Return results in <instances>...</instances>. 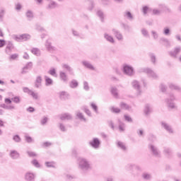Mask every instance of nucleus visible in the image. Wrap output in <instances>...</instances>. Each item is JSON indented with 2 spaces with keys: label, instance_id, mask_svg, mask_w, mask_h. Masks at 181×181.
<instances>
[{
  "label": "nucleus",
  "instance_id": "38",
  "mask_svg": "<svg viewBox=\"0 0 181 181\" xmlns=\"http://www.w3.org/2000/svg\"><path fill=\"white\" fill-rule=\"evenodd\" d=\"M169 32H170V30H169L168 28H165V35H169Z\"/></svg>",
  "mask_w": 181,
  "mask_h": 181
},
{
  "label": "nucleus",
  "instance_id": "25",
  "mask_svg": "<svg viewBox=\"0 0 181 181\" xmlns=\"http://www.w3.org/2000/svg\"><path fill=\"white\" fill-rule=\"evenodd\" d=\"M66 118L69 119V118H70V115L67 114L63 115V116L62 117V119H66Z\"/></svg>",
  "mask_w": 181,
  "mask_h": 181
},
{
  "label": "nucleus",
  "instance_id": "1",
  "mask_svg": "<svg viewBox=\"0 0 181 181\" xmlns=\"http://www.w3.org/2000/svg\"><path fill=\"white\" fill-rule=\"evenodd\" d=\"M124 73H126V74H129V76H131V74L134 73V69L129 66H124Z\"/></svg>",
  "mask_w": 181,
  "mask_h": 181
},
{
  "label": "nucleus",
  "instance_id": "33",
  "mask_svg": "<svg viewBox=\"0 0 181 181\" xmlns=\"http://www.w3.org/2000/svg\"><path fill=\"white\" fill-rule=\"evenodd\" d=\"M119 129L121 132H122L123 131H125V129L122 125L119 126Z\"/></svg>",
  "mask_w": 181,
  "mask_h": 181
},
{
  "label": "nucleus",
  "instance_id": "50",
  "mask_svg": "<svg viewBox=\"0 0 181 181\" xmlns=\"http://www.w3.org/2000/svg\"><path fill=\"white\" fill-rule=\"evenodd\" d=\"M177 39H178V40H180V37L177 36Z\"/></svg>",
  "mask_w": 181,
  "mask_h": 181
},
{
  "label": "nucleus",
  "instance_id": "34",
  "mask_svg": "<svg viewBox=\"0 0 181 181\" xmlns=\"http://www.w3.org/2000/svg\"><path fill=\"white\" fill-rule=\"evenodd\" d=\"M16 8L17 9V11H19L22 8V6H21V4H16Z\"/></svg>",
  "mask_w": 181,
  "mask_h": 181
},
{
  "label": "nucleus",
  "instance_id": "17",
  "mask_svg": "<svg viewBox=\"0 0 181 181\" xmlns=\"http://www.w3.org/2000/svg\"><path fill=\"white\" fill-rule=\"evenodd\" d=\"M124 119L126 121H128V122H132V119L129 116H128L127 115H124Z\"/></svg>",
  "mask_w": 181,
  "mask_h": 181
},
{
  "label": "nucleus",
  "instance_id": "18",
  "mask_svg": "<svg viewBox=\"0 0 181 181\" xmlns=\"http://www.w3.org/2000/svg\"><path fill=\"white\" fill-rule=\"evenodd\" d=\"M18 59V54H13L10 57V60H15Z\"/></svg>",
  "mask_w": 181,
  "mask_h": 181
},
{
  "label": "nucleus",
  "instance_id": "45",
  "mask_svg": "<svg viewBox=\"0 0 181 181\" xmlns=\"http://www.w3.org/2000/svg\"><path fill=\"white\" fill-rule=\"evenodd\" d=\"M149 177V175H144V178L145 179H148Z\"/></svg>",
  "mask_w": 181,
  "mask_h": 181
},
{
  "label": "nucleus",
  "instance_id": "56",
  "mask_svg": "<svg viewBox=\"0 0 181 181\" xmlns=\"http://www.w3.org/2000/svg\"><path fill=\"white\" fill-rule=\"evenodd\" d=\"M0 98H2V96L0 95Z\"/></svg>",
  "mask_w": 181,
  "mask_h": 181
},
{
  "label": "nucleus",
  "instance_id": "31",
  "mask_svg": "<svg viewBox=\"0 0 181 181\" xmlns=\"http://www.w3.org/2000/svg\"><path fill=\"white\" fill-rule=\"evenodd\" d=\"M13 139L16 141V142H19L21 141V138H19L18 136H15Z\"/></svg>",
  "mask_w": 181,
  "mask_h": 181
},
{
  "label": "nucleus",
  "instance_id": "41",
  "mask_svg": "<svg viewBox=\"0 0 181 181\" xmlns=\"http://www.w3.org/2000/svg\"><path fill=\"white\" fill-rule=\"evenodd\" d=\"M0 127H4V121L0 119Z\"/></svg>",
  "mask_w": 181,
  "mask_h": 181
},
{
  "label": "nucleus",
  "instance_id": "42",
  "mask_svg": "<svg viewBox=\"0 0 181 181\" xmlns=\"http://www.w3.org/2000/svg\"><path fill=\"white\" fill-rule=\"evenodd\" d=\"M174 52H175V54H177V53L180 52V49H177Z\"/></svg>",
  "mask_w": 181,
  "mask_h": 181
},
{
  "label": "nucleus",
  "instance_id": "36",
  "mask_svg": "<svg viewBox=\"0 0 181 181\" xmlns=\"http://www.w3.org/2000/svg\"><path fill=\"white\" fill-rule=\"evenodd\" d=\"M91 106H92V108L95 110V111H97V105H95V104H92Z\"/></svg>",
  "mask_w": 181,
  "mask_h": 181
},
{
  "label": "nucleus",
  "instance_id": "5",
  "mask_svg": "<svg viewBox=\"0 0 181 181\" xmlns=\"http://www.w3.org/2000/svg\"><path fill=\"white\" fill-rule=\"evenodd\" d=\"M80 166H81V168H87L88 166V163L87 160H86V159H81Z\"/></svg>",
  "mask_w": 181,
  "mask_h": 181
},
{
  "label": "nucleus",
  "instance_id": "21",
  "mask_svg": "<svg viewBox=\"0 0 181 181\" xmlns=\"http://www.w3.org/2000/svg\"><path fill=\"white\" fill-rule=\"evenodd\" d=\"M83 64L88 69H94V67H93L88 62H83Z\"/></svg>",
  "mask_w": 181,
  "mask_h": 181
},
{
  "label": "nucleus",
  "instance_id": "23",
  "mask_svg": "<svg viewBox=\"0 0 181 181\" xmlns=\"http://www.w3.org/2000/svg\"><path fill=\"white\" fill-rule=\"evenodd\" d=\"M6 43V42H5V40H0V47H4V46H5Z\"/></svg>",
  "mask_w": 181,
  "mask_h": 181
},
{
  "label": "nucleus",
  "instance_id": "37",
  "mask_svg": "<svg viewBox=\"0 0 181 181\" xmlns=\"http://www.w3.org/2000/svg\"><path fill=\"white\" fill-rule=\"evenodd\" d=\"M76 115H77V117H78V118H83V114H81L80 112H78Z\"/></svg>",
  "mask_w": 181,
  "mask_h": 181
},
{
  "label": "nucleus",
  "instance_id": "54",
  "mask_svg": "<svg viewBox=\"0 0 181 181\" xmlns=\"http://www.w3.org/2000/svg\"><path fill=\"white\" fill-rule=\"evenodd\" d=\"M8 108H13V106H8Z\"/></svg>",
  "mask_w": 181,
  "mask_h": 181
},
{
  "label": "nucleus",
  "instance_id": "48",
  "mask_svg": "<svg viewBox=\"0 0 181 181\" xmlns=\"http://www.w3.org/2000/svg\"><path fill=\"white\" fill-rule=\"evenodd\" d=\"M0 36H4V34L2 33L1 30H0Z\"/></svg>",
  "mask_w": 181,
  "mask_h": 181
},
{
  "label": "nucleus",
  "instance_id": "35",
  "mask_svg": "<svg viewBox=\"0 0 181 181\" xmlns=\"http://www.w3.org/2000/svg\"><path fill=\"white\" fill-rule=\"evenodd\" d=\"M148 7L146 6L143 7V12L144 13H146V12H148Z\"/></svg>",
  "mask_w": 181,
  "mask_h": 181
},
{
  "label": "nucleus",
  "instance_id": "39",
  "mask_svg": "<svg viewBox=\"0 0 181 181\" xmlns=\"http://www.w3.org/2000/svg\"><path fill=\"white\" fill-rule=\"evenodd\" d=\"M126 15H127V16H128V18H132V16L131 15V13H129V12H127Z\"/></svg>",
  "mask_w": 181,
  "mask_h": 181
},
{
  "label": "nucleus",
  "instance_id": "28",
  "mask_svg": "<svg viewBox=\"0 0 181 181\" xmlns=\"http://www.w3.org/2000/svg\"><path fill=\"white\" fill-rule=\"evenodd\" d=\"M32 52H33V53H34V54H39V49H33Z\"/></svg>",
  "mask_w": 181,
  "mask_h": 181
},
{
  "label": "nucleus",
  "instance_id": "43",
  "mask_svg": "<svg viewBox=\"0 0 181 181\" xmlns=\"http://www.w3.org/2000/svg\"><path fill=\"white\" fill-rule=\"evenodd\" d=\"M44 145L45 146H49L50 145V143H45Z\"/></svg>",
  "mask_w": 181,
  "mask_h": 181
},
{
  "label": "nucleus",
  "instance_id": "8",
  "mask_svg": "<svg viewBox=\"0 0 181 181\" xmlns=\"http://www.w3.org/2000/svg\"><path fill=\"white\" fill-rule=\"evenodd\" d=\"M60 78L61 80H63L64 81H66L67 80V75L64 72L60 73Z\"/></svg>",
  "mask_w": 181,
  "mask_h": 181
},
{
  "label": "nucleus",
  "instance_id": "4",
  "mask_svg": "<svg viewBox=\"0 0 181 181\" xmlns=\"http://www.w3.org/2000/svg\"><path fill=\"white\" fill-rule=\"evenodd\" d=\"M25 179L26 180H28V181L33 180V179H35V175H33V173H28L25 175Z\"/></svg>",
  "mask_w": 181,
  "mask_h": 181
},
{
  "label": "nucleus",
  "instance_id": "24",
  "mask_svg": "<svg viewBox=\"0 0 181 181\" xmlns=\"http://www.w3.org/2000/svg\"><path fill=\"white\" fill-rule=\"evenodd\" d=\"M30 95H32V97H33L35 100H37V94L33 93V92H30Z\"/></svg>",
  "mask_w": 181,
  "mask_h": 181
},
{
  "label": "nucleus",
  "instance_id": "14",
  "mask_svg": "<svg viewBox=\"0 0 181 181\" xmlns=\"http://www.w3.org/2000/svg\"><path fill=\"white\" fill-rule=\"evenodd\" d=\"M117 145L122 149H124V150L127 149V148L125 147V145H124V144L121 141L117 142Z\"/></svg>",
  "mask_w": 181,
  "mask_h": 181
},
{
  "label": "nucleus",
  "instance_id": "30",
  "mask_svg": "<svg viewBox=\"0 0 181 181\" xmlns=\"http://www.w3.org/2000/svg\"><path fill=\"white\" fill-rule=\"evenodd\" d=\"M112 93L114 95H118V93H117V89L115 88L112 89Z\"/></svg>",
  "mask_w": 181,
  "mask_h": 181
},
{
  "label": "nucleus",
  "instance_id": "32",
  "mask_svg": "<svg viewBox=\"0 0 181 181\" xmlns=\"http://www.w3.org/2000/svg\"><path fill=\"white\" fill-rule=\"evenodd\" d=\"M116 37L119 39V40H121V39H122V35L119 33H117Z\"/></svg>",
  "mask_w": 181,
  "mask_h": 181
},
{
  "label": "nucleus",
  "instance_id": "27",
  "mask_svg": "<svg viewBox=\"0 0 181 181\" xmlns=\"http://www.w3.org/2000/svg\"><path fill=\"white\" fill-rule=\"evenodd\" d=\"M33 164L35 165L36 168H39L40 165H39V162H37V160H34L33 161Z\"/></svg>",
  "mask_w": 181,
  "mask_h": 181
},
{
  "label": "nucleus",
  "instance_id": "47",
  "mask_svg": "<svg viewBox=\"0 0 181 181\" xmlns=\"http://www.w3.org/2000/svg\"><path fill=\"white\" fill-rule=\"evenodd\" d=\"M139 134H140V135H142L144 134V132H142V130H140Z\"/></svg>",
  "mask_w": 181,
  "mask_h": 181
},
{
  "label": "nucleus",
  "instance_id": "16",
  "mask_svg": "<svg viewBox=\"0 0 181 181\" xmlns=\"http://www.w3.org/2000/svg\"><path fill=\"white\" fill-rule=\"evenodd\" d=\"M12 101H13V103H16V104L21 103V99L18 97H15L13 98H12Z\"/></svg>",
  "mask_w": 181,
  "mask_h": 181
},
{
  "label": "nucleus",
  "instance_id": "57",
  "mask_svg": "<svg viewBox=\"0 0 181 181\" xmlns=\"http://www.w3.org/2000/svg\"><path fill=\"white\" fill-rule=\"evenodd\" d=\"M25 90H28V88H25Z\"/></svg>",
  "mask_w": 181,
  "mask_h": 181
},
{
  "label": "nucleus",
  "instance_id": "26",
  "mask_svg": "<svg viewBox=\"0 0 181 181\" xmlns=\"http://www.w3.org/2000/svg\"><path fill=\"white\" fill-rule=\"evenodd\" d=\"M46 122H47V117L42 118L41 120V123L42 124V125H45V124H46Z\"/></svg>",
  "mask_w": 181,
  "mask_h": 181
},
{
  "label": "nucleus",
  "instance_id": "9",
  "mask_svg": "<svg viewBox=\"0 0 181 181\" xmlns=\"http://www.w3.org/2000/svg\"><path fill=\"white\" fill-rule=\"evenodd\" d=\"M120 107L122 110H129V106L128 105H127L126 103H120Z\"/></svg>",
  "mask_w": 181,
  "mask_h": 181
},
{
  "label": "nucleus",
  "instance_id": "10",
  "mask_svg": "<svg viewBox=\"0 0 181 181\" xmlns=\"http://www.w3.org/2000/svg\"><path fill=\"white\" fill-rule=\"evenodd\" d=\"M45 82L47 86H50V84H53V80H52V78H50L46 77Z\"/></svg>",
  "mask_w": 181,
  "mask_h": 181
},
{
  "label": "nucleus",
  "instance_id": "55",
  "mask_svg": "<svg viewBox=\"0 0 181 181\" xmlns=\"http://www.w3.org/2000/svg\"><path fill=\"white\" fill-rule=\"evenodd\" d=\"M25 69H28V68L25 67V68H24V70H25Z\"/></svg>",
  "mask_w": 181,
  "mask_h": 181
},
{
  "label": "nucleus",
  "instance_id": "52",
  "mask_svg": "<svg viewBox=\"0 0 181 181\" xmlns=\"http://www.w3.org/2000/svg\"><path fill=\"white\" fill-rule=\"evenodd\" d=\"M38 2H39V4H40V2H42V0H37Z\"/></svg>",
  "mask_w": 181,
  "mask_h": 181
},
{
  "label": "nucleus",
  "instance_id": "12",
  "mask_svg": "<svg viewBox=\"0 0 181 181\" xmlns=\"http://www.w3.org/2000/svg\"><path fill=\"white\" fill-rule=\"evenodd\" d=\"M105 37L108 40V42H110V43H114V38H112V37L108 35H105Z\"/></svg>",
  "mask_w": 181,
  "mask_h": 181
},
{
  "label": "nucleus",
  "instance_id": "19",
  "mask_svg": "<svg viewBox=\"0 0 181 181\" xmlns=\"http://www.w3.org/2000/svg\"><path fill=\"white\" fill-rule=\"evenodd\" d=\"M25 139H26L27 142H28V143L33 142V139H32V137H30L29 136H26Z\"/></svg>",
  "mask_w": 181,
  "mask_h": 181
},
{
  "label": "nucleus",
  "instance_id": "44",
  "mask_svg": "<svg viewBox=\"0 0 181 181\" xmlns=\"http://www.w3.org/2000/svg\"><path fill=\"white\" fill-rule=\"evenodd\" d=\"M30 156H36V154L35 153H31L30 154Z\"/></svg>",
  "mask_w": 181,
  "mask_h": 181
},
{
  "label": "nucleus",
  "instance_id": "6",
  "mask_svg": "<svg viewBox=\"0 0 181 181\" xmlns=\"http://www.w3.org/2000/svg\"><path fill=\"white\" fill-rule=\"evenodd\" d=\"M49 74H50L51 76H53L54 77H57L56 69L54 68H52L49 71Z\"/></svg>",
  "mask_w": 181,
  "mask_h": 181
},
{
  "label": "nucleus",
  "instance_id": "49",
  "mask_svg": "<svg viewBox=\"0 0 181 181\" xmlns=\"http://www.w3.org/2000/svg\"><path fill=\"white\" fill-rule=\"evenodd\" d=\"M61 95H64V92H62Z\"/></svg>",
  "mask_w": 181,
  "mask_h": 181
},
{
  "label": "nucleus",
  "instance_id": "46",
  "mask_svg": "<svg viewBox=\"0 0 181 181\" xmlns=\"http://www.w3.org/2000/svg\"><path fill=\"white\" fill-rule=\"evenodd\" d=\"M0 84L4 85L5 84V83L3 81L0 80Z\"/></svg>",
  "mask_w": 181,
  "mask_h": 181
},
{
  "label": "nucleus",
  "instance_id": "40",
  "mask_svg": "<svg viewBox=\"0 0 181 181\" xmlns=\"http://www.w3.org/2000/svg\"><path fill=\"white\" fill-rule=\"evenodd\" d=\"M84 88L85 90H88V85H87V83H85Z\"/></svg>",
  "mask_w": 181,
  "mask_h": 181
},
{
  "label": "nucleus",
  "instance_id": "29",
  "mask_svg": "<svg viewBox=\"0 0 181 181\" xmlns=\"http://www.w3.org/2000/svg\"><path fill=\"white\" fill-rule=\"evenodd\" d=\"M27 111H28V112H33V111H35V108L30 107L27 109Z\"/></svg>",
  "mask_w": 181,
  "mask_h": 181
},
{
  "label": "nucleus",
  "instance_id": "20",
  "mask_svg": "<svg viewBox=\"0 0 181 181\" xmlns=\"http://www.w3.org/2000/svg\"><path fill=\"white\" fill-rule=\"evenodd\" d=\"M21 39H25L26 40V39H30V35H23L21 36Z\"/></svg>",
  "mask_w": 181,
  "mask_h": 181
},
{
  "label": "nucleus",
  "instance_id": "2",
  "mask_svg": "<svg viewBox=\"0 0 181 181\" xmlns=\"http://www.w3.org/2000/svg\"><path fill=\"white\" fill-rule=\"evenodd\" d=\"M90 145L93 147V148H98V146H100V141L98 139H94L91 142H90Z\"/></svg>",
  "mask_w": 181,
  "mask_h": 181
},
{
  "label": "nucleus",
  "instance_id": "51",
  "mask_svg": "<svg viewBox=\"0 0 181 181\" xmlns=\"http://www.w3.org/2000/svg\"><path fill=\"white\" fill-rule=\"evenodd\" d=\"M0 115H2V110H0Z\"/></svg>",
  "mask_w": 181,
  "mask_h": 181
},
{
  "label": "nucleus",
  "instance_id": "53",
  "mask_svg": "<svg viewBox=\"0 0 181 181\" xmlns=\"http://www.w3.org/2000/svg\"><path fill=\"white\" fill-rule=\"evenodd\" d=\"M0 135H2V130L0 129Z\"/></svg>",
  "mask_w": 181,
  "mask_h": 181
},
{
  "label": "nucleus",
  "instance_id": "15",
  "mask_svg": "<svg viewBox=\"0 0 181 181\" xmlns=\"http://www.w3.org/2000/svg\"><path fill=\"white\" fill-rule=\"evenodd\" d=\"M78 86V83L76 81H73L71 83V87H72V88H74Z\"/></svg>",
  "mask_w": 181,
  "mask_h": 181
},
{
  "label": "nucleus",
  "instance_id": "11",
  "mask_svg": "<svg viewBox=\"0 0 181 181\" xmlns=\"http://www.w3.org/2000/svg\"><path fill=\"white\" fill-rule=\"evenodd\" d=\"M4 103L6 105H11V104H12V100L9 98H6L4 99Z\"/></svg>",
  "mask_w": 181,
  "mask_h": 181
},
{
  "label": "nucleus",
  "instance_id": "22",
  "mask_svg": "<svg viewBox=\"0 0 181 181\" xmlns=\"http://www.w3.org/2000/svg\"><path fill=\"white\" fill-rule=\"evenodd\" d=\"M27 18H33V13L31 11H28L26 13Z\"/></svg>",
  "mask_w": 181,
  "mask_h": 181
},
{
  "label": "nucleus",
  "instance_id": "13",
  "mask_svg": "<svg viewBox=\"0 0 181 181\" xmlns=\"http://www.w3.org/2000/svg\"><path fill=\"white\" fill-rule=\"evenodd\" d=\"M112 112H115V114H119V112H121V110L118 107H112Z\"/></svg>",
  "mask_w": 181,
  "mask_h": 181
},
{
  "label": "nucleus",
  "instance_id": "3",
  "mask_svg": "<svg viewBox=\"0 0 181 181\" xmlns=\"http://www.w3.org/2000/svg\"><path fill=\"white\" fill-rule=\"evenodd\" d=\"M40 86H42V77L37 76L35 80V87H37V88H39Z\"/></svg>",
  "mask_w": 181,
  "mask_h": 181
},
{
  "label": "nucleus",
  "instance_id": "7",
  "mask_svg": "<svg viewBox=\"0 0 181 181\" xmlns=\"http://www.w3.org/2000/svg\"><path fill=\"white\" fill-rule=\"evenodd\" d=\"M11 156L13 159H17V158H19V154L16 151H11Z\"/></svg>",
  "mask_w": 181,
  "mask_h": 181
}]
</instances>
